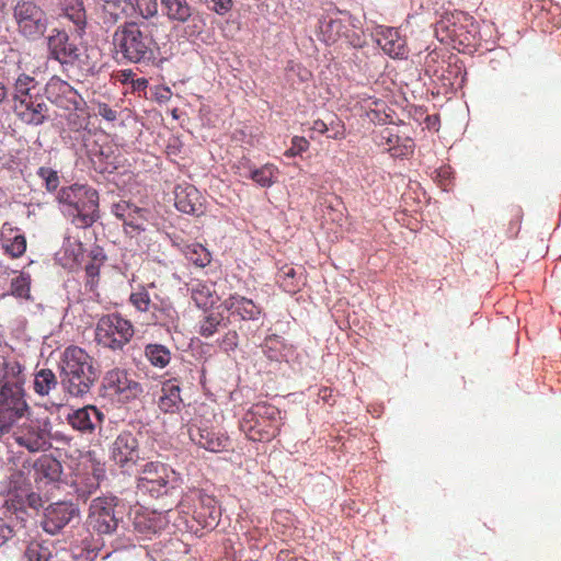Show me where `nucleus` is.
Returning <instances> with one entry per match:
<instances>
[{
  "instance_id": "obj_1",
  "label": "nucleus",
  "mask_w": 561,
  "mask_h": 561,
  "mask_svg": "<svg viewBox=\"0 0 561 561\" xmlns=\"http://www.w3.org/2000/svg\"><path fill=\"white\" fill-rule=\"evenodd\" d=\"M60 385L73 398H84L98 379L93 357L82 347L70 345L65 348L59 362Z\"/></svg>"
},
{
  "instance_id": "obj_2",
  "label": "nucleus",
  "mask_w": 561,
  "mask_h": 561,
  "mask_svg": "<svg viewBox=\"0 0 561 561\" xmlns=\"http://www.w3.org/2000/svg\"><path fill=\"white\" fill-rule=\"evenodd\" d=\"M114 53L126 62H149L154 58L153 37L137 22H125L113 33Z\"/></svg>"
},
{
  "instance_id": "obj_3",
  "label": "nucleus",
  "mask_w": 561,
  "mask_h": 561,
  "mask_svg": "<svg viewBox=\"0 0 561 561\" xmlns=\"http://www.w3.org/2000/svg\"><path fill=\"white\" fill-rule=\"evenodd\" d=\"M58 202L79 228L91 227L99 219V193L91 186L72 184L60 188Z\"/></svg>"
},
{
  "instance_id": "obj_4",
  "label": "nucleus",
  "mask_w": 561,
  "mask_h": 561,
  "mask_svg": "<svg viewBox=\"0 0 561 561\" xmlns=\"http://www.w3.org/2000/svg\"><path fill=\"white\" fill-rule=\"evenodd\" d=\"M280 411L266 402L253 404L240 420L239 427L252 442H271L280 433Z\"/></svg>"
},
{
  "instance_id": "obj_5",
  "label": "nucleus",
  "mask_w": 561,
  "mask_h": 561,
  "mask_svg": "<svg viewBox=\"0 0 561 561\" xmlns=\"http://www.w3.org/2000/svg\"><path fill=\"white\" fill-rule=\"evenodd\" d=\"M154 288L151 283L148 286H138L129 296L130 305L140 313L142 323L170 325L176 319V311L172 305L164 299L154 298L150 295V289Z\"/></svg>"
},
{
  "instance_id": "obj_6",
  "label": "nucleus",
  "mask_w": 561,
  "mask_h": 561,
  "mask_svg": "<svg viewBox=\"0 0 561 561\" xmlns=\"http://www.w3.org/2000/svg\"><path fill=\"white\" fill-rule=\"evenodd\" d=\"M135 334L134 324L118 312L103 314L95 324L94 341L98 345L123 351Z\"/></svg>"
},
{
  "instance_id": "obj_7",
  "label": "nucleus",
  "mask_w": 561,
  "mask_h": 561,
  "mask_svg": "<svg viewBox=\"0 0 561 561\" xmlns=\"http://www.w3.org/2000/svg\"><path fill=\"white\" fill-rule=\"evenodd\" d=\"M99 393L111 403H127L142 393V387L126 369L115 367L104 374Z\"/></svg>"
},
{
  "instance_id": "obj_8",
  "label": "nucleus",
  "mask_w": 561,
  "mask_h": 561,
  "mask_svg": "<svg viewBox=\"0 0 561 561\" xmlns=\"http://www.w3.org/2000/svg\"><path fill=\"white\" fill-rule=\"evenodd\" d=\"M13 19L19 34L28 41L44 36L49 24L46 11L34 0H18L13 7Z\"/></svg>"
},
{
  "instance_id": "obj_9",
  "label": "nucleus",
  "mask_w": 561,
  "mask_h": 561,
  "mask_svg": "<svg viewBox=\"0 0 561 561\" xmlns=\"http://www.w3.org/2000/svg\"><path fill=\"white\" fill-rule=\"evenodd\" d=\"M14 442L30 453L47 450L51 444V425L48 417L27 419L11 431Z\"/></svg>"
},
{
  "instance_id": "obj_10",
  "label": "nucleus",
  "mask_w": 561,
  "mask_h": 561,
  "mask_svg": "<svg viewBox=\"0 0 561 561\" xmlns=\"http://www.w3.org/2000/svg\"><path fill=\"white\" fill-rule=\"evenodd\" d=\"M30 413L26 390H0V437L11 433Z\"/></svg>"
},
{
  "instance_id": "obj_11",
  "label": "nucleus",
  "mask_w": 561,
  "mask_h": 561,
  "mask_svg": "<svg viewBox=\"0 0 561 561\" xmlns=\"http://www.w3.org/2000/svg\"><path fill=\"white\" fill-rule=\"evenodd\" d=\"M116 496H100L94 499L89 508L87 524L89 528L100 535H108L117 529L119 517L116 506Z\"/></svg>"
},
{
  "instance_id": "obj_12",
  "label": "nucleus",
  "mask_w": 561,
  "mask_h": 561,
  "mask_svg": "<svg viewBox=\"0 0 561 561\" xmlns=\"http://www.w3.org/2000/svg\"><path fill=\"white\" fill-rule=\"evenodd\" d=\"M373 140L393 158H408L413 154L415 148L413 139L401 135L396 125L380 126L374 129Z\"/></svg>"
},
{
  "instance_id": "obj_13",
  "label": "nucleus",
  "mask_w": 561,
  "mask_h": 561,
  "mask_svg": "<svg viewBox=\"0 0 561 561\" xmlns=\"http://www.w3.org/2000/svg\"><path fill=\"white\" fill-rule=\"evenodd\" d=\"M111 458L124 469L136 466L142 459L137 435L130 431L121 432L111 446Z\"/></svg>"
},
{
  "instance_id": "obj_14",
  "label": "nucleus",
  "mask_w": 561,
  "mask_h": 561,
  "mask_svg": "<svg viewBox=\"0 0 561 561\" xmlns=\"http://www.w3.org/2000/svg\"><path fill=\"white\" fill-rule=\"evenodd\" d=\"M171 473L172 470L162 462H148L138 479V488L154 497H159L167 493Z\"/></svg>"
},
{
  "instance_id": "obj_15",
  "label": "nucleus",
  "mask_w": 561,
  "mask_h": 561,
  "mask_svg": "<svg viewBox=\"0 0 561 561\" xmlns=\"http://www.w3.org/2000/svg\"><path fill=\"white\" fill-rule=\"evenodd\" d=\"M49 55L62 66H73L80 58V48L64 30L54 28L47 37Z\"/></svg>"
},
{
  "instance_id": "obj_16",
  "label": "nucleus",
  "mask_w": 561,
  "mask_h": 561,
  "mask_svg": "<svg viewBox=\"0 0 561 561\" xmlns=\"http://www.w3.org/2000/svg\"><path fill=\"white\" fill-rule=\"evenodd\" d=\"M45 93L51 103L67 111L80 110L83 103V99L77 90L67 81L56 76L51 77L47 82Z\"/></svg>"
},
{
  "instance_id": "obj_17",
  "label": "nucleus",
  "mask_w": 561,
  "mask_h": 561,
  "mask_svg": "<svg viewBox=\"0 0 561 561\" xmlns=\"http://www.w3.org/2000/svg\"><path fill=\"white\" fill-rule=\"evenodd\" d=\"M105 414L95 405L88 404L73 410L67 415L68 424L82 435H91L101 428Z\"/></svg>"
},
{
  "instance_id": "obj_18",
  "label": "nucleus",
  "mask_w": 561,
  "mask_h": 561,
  "mask_svg": "<svg viewBox=\"0 0 561 561\" xmlns=\"http://www.w3.org/2000/svg\"><path fill=\"white\" fill-rule=\"evenodd\" d=\"M78 515V508L68 502H57L45 508L42 520L43 529L51 535L59 533L70 520Z\"/></svg>"
},
{
  "instance_id": "obj_19",
  "label": "nucleus",
  "mask_w": 561,
  "mask_h": 561,
  "mask_svg": "<svg viewBox=\"0 0 561 561\" xmlns=\"http://www.w3.org/2000/svg\"><path fill=\"white\" fill-rule=\"evenodd\" d=\"M191 440L201 448L211 453H222L229 449V436L211 427L193 426L188 430Z\"/></svg>"
},
{
  "instance_id": "obj_20",
  "label": "nucleus",
  "mask_w": 561,
  "mask_h": 561,
  "mask_svg": "<svg viewBox=\"0 0 561 561\" xmlns=\"http://www.w3.org/2000/svg\"><path fill=\"white\" fill-rule=\"evenodd\" d=\"M174 206L181 213L201 215L204 213L203 196L192 184L183 183L174 187Z\"/></svg>"
},
{
  "instance_id": "obj_21",
  "label": "nucleus",
  "mask_w": 561,
  "mask_h": 561,
  "mask_svg": "<svg viewBox=\"0 0 561 561\" xmlns=\"http://www.w3.org/2000/svg\"><path fill=\"white\" fill-rule=\"evenodd\" d=\"M25 368L16 359L0 360V390H25Z\"/></svg>"
},
{
  "instance_id": "obj_22",
  "label": "nucleus",
  "mask_w": 561,
  "mask_h": 561,
  "mask_svg": "<svg viewBox=\"0 0 561 561\" xmlns=\"http://www.w3.org/2000/svg\"><path fill=\"white\" fill-rule=\"evenodd\" d=\"M238 165L239 174L253 180L262 187H271L278 174V168L273 163H265L261 168H254L249 159H243Z\"/></svg>"
},
{
  "instance_id": "obj_23",
  "label": "nucleus",
  "mask_w": 561,
  "mask_h": 561,
  "mask_svg": "<svg viewBox=\"0 0 561 561\" xmlns=\"http://www.w3.org/2000/svg\"><path fill=\"white\" fill-rule=\"evenodd\" d=\"M222 307L231 316H238L241 320H257L262 313V308L252 299H248L238 294L230 295L222 301Z\"/></svg>"
},
{
  "instance_id": "obj_24",
  "label": "nucleus",
  "mask_w": 561,
  "mask_h": 561,
  "mask_svg": "<svg viewBox=\"0 0 561 561\" xmlns=\"http://www.w3.org/2000/svg\"><path fill=\"white\" fill-rule=\"evenodd\" d=\"M34 480L41 488V484H48L59 481L62 473L61 463L49 455H43L33 466Z\"/></svg>"
},
{
  "instance_id": "obj_25",
  "label": "nucleus",
  "mask_w": 561,
  "mask_h": 561,
  "mask_svg": "<svg viewBox=\"0 0 561 561\" xmlns=\"http://www.w3.org/2000/svg\"><path fill=\"white\" fill-rule=\"evenodd\" d=\"M183 407L181 388L178 379L172 378L162 382L158 408L163 413H178Z\"/></svg>"
},
{
  "instance_id": "obj_26",
  "label": "nucleus",
  "mask_w": 561,
  "mask_h": 561,
  "mask_svg": "<svg viewBox=\"0 0 561 561\" xmlns=\"http://www.w3.org/2000/svg\"><path fill=\"white\" fill-rule=\"evenodd\" d=\"M1 248L11 259L21 257L26 251V238L18 228L11 227L9 224L2 226Z\"/></svg>"
},
{
  "instance_id": "obj_27",
  "label": "nucleus",
  "mask_w": 561,
  "mask_h": 561,
  "mask_svg": "<svg viewBox=\"0 0 561 561\" xmlns=\"http://www.w3.org/2000/svg\"><path fill=\"white\" fill-rule=\"evenodd\" d=\"M377 43L392 58H403L408 54L405 39L394 27L382 28L378 34Z\"/></svg>"
},
{
  "instance_id": "obj_28",
  "label": "nucleus",
  "mask_w": 561,
  "mask_h": 561,
  "mask_svg": "<svg viewBox=\"0 0 561 561\" xmlns=\"http://www.w3.org/2000/svg\"><path fill=\"white\" fill-rule=\"evenodd\" d=\"M220 516L217 501L208 494H199L198 505L194 511V518L204 528L214 527Z\"/></svg>"
},
{
  "instance_id": "obj_29",
  "label": "nucleus",
  "mask_w": 561,
  "mask_h": 561,
  "mask_svg": "<svg viewBox=\"0 0 561 561\" xmlns=\"http://www.w3.org/2000/svg\"><path fill=\"white\" fill-rule=\"evenodd\" d=\"M191 297L198 308H209L220 300L216 290V283L210 280H196L191 286Z\"/></svg>"
},
{
  "instance_id": "obj_30",
  "label": "nucleus",
  "mask_w": 561,
  "mask_h": 561,
  "mask_svg": "<svg viewBox=\"0 0 561 561\" xmlns=\"http://www.w3.org/2000/svg\"><path fill=\"white\" fill-rule=\"evenodd\" d=\"M37 88L38 82L35 78L22 72L14 79L12 84V98L14 101L20 102L22 106L31 107V100Z\"/></svg>"
},
{
  "instance_id": "obj_31",
  "label": "nucleus",
  "mask_w": 561,
  "mask_h": 561,
  "mask_svg": "<svg viewBox=\"0 0 561 561\" xmlns=\"http://www.w3.org/2000/svg\"><path fill=\"white\" fill-rule=\"evenodd\" d=\"M276 283L290 295L298 293L305 285L302 274H298L291 264H284L278 268Z\"/></svg>"
},
{
  "instance_id": "obj_32",
  "label": "nucleus",
  "mask_w": 561,
  "mask_h": 561,
  "mask_svg": "<svg viewBox=\"0 0 561 561\" xmlns=\"http://www.w3.org/2000/svg\"><path fill=\"white\" fill-rule=\"evenodd\" d=\"M165 526V517L157 514L137 516L134 522L135 530L144 539L160 533Z\"/></svg>"
},
{
  "instance_id": "obj_33",
  "label": "nucleus",
  "mask_w": 561,
  "mask_h": 561,
  "mask_svg": "<svg viewBox=\"0 0 561 561\" xmlns=\"http://www.w3.org/2000/svg\"><path fill=\"white\" fill-rule=\"evenodd\" d=\"M161 4L171 21L185 23L193 18V8L187 0H161Z\"/></svg>"
},
{
  "instance_id": "obj_34",
  "label": "nucleus",
  "mask_w": 561,
  "mask_h": 561,
  "mask_svg": "<svg viewBox=\"0 0 561 561\" xmlns=\"http://www.w3.org/2000/svg\"><path fill=\"white\" fill-rule=\"evenodd\" d=\"M58 378L49 368H42L34 374L33 390L39 397H47L57 389Z\"/></svg>"
},
{
  "instance_id": "obj_35",
  "label": "nucleus",
  "mask_w": 561,
  "mask_h": 561,
  "mask_svg": "<svg viewBox=\"0 0 561 561\" xmlns=\"http://www.w3.org/2000/svg\"><path fill=\"white\" fill-rule=\"evenodd\" d=\"M148 209L135 206V213L127 214L126 219L123 220L124 231L130 238L138 237L146 230L148 221Z\"/></svg>"
},
{
  "instance_id": "obj_36",
  "label": "nucleus",
  "mask_w": 561,
  "mask_h": 561,
  "mask_svg": "<svg viewBox=\"0 0 561 561\" xmlns=\"http://www.w3.org/2000/svg\"><path fill=\"white\" fill-rule=\"evenodd\" d=\"M64 16L73 23L77 31L82 33L87 26V13L82 0H64Z\"/></svg>"
},
{
  "instance_id": "obj_37",
  "label": "nucleus",
  "mask_w": 561,
  "mask_h": 561,
  "mask_svg": "<svg viewBox=\"0 0 561 561\" xmlns=\"http://www.w3.org/2000/svg\"><path fill=\"white\" fill-rule=\"evenodd\" d=\"M187 261L196 267H206L211 262V253L202 243H185L180 248Z\"/></svg>"
},
{
  "instance_id": "obj_38",
  "label": "nucleus",
  "mask_w": 561,
  "mask_h": 561,
  "mask_svg": "<svg viewBox=\"0 0 561 561\" xmlns=\"http://www.w3.org/2000/svg\"><path fill=\"white\" fill-rule=\"evenodd\" d=\"M101 477V470L99 469L79 476L75 481L78 497L87 501L89 496L99 489Z\"/></svg>"
},
{
  "instance_id": "obj_39",
  "label": "nucleus",
  "mask_w": 561,
  "mask_h": 561,
  "mask_svg": "<svg viewBox=\"0 0 561 561\" xmlns=\"http://www.w3.org/2000/svg\"><path fill=\"white\" fill-rule=\"evenodd\" d=\"M144 354L151 366L160 369L167 367L172 358L171 351L165 345L160 343L147 344L145 346Z\"/></svg>"
},
{
  "instance_id": "obj_40",
  "label": "nucleus",
  "mask_w": 561,
  "mask_h": 561,
  "mask_svg": "<svg viewBox=\"0 0 561 561\" xmlns=\"http://www.w3.org/2000/svg\"><path fill=\"white\" fill-rule=\"evenodd\" d=\"M103 23L113 25L128 15L127 0H117L100 5Z\"/></svg>"
},
{
  "instance_id": "obj_41",
  "label": "nucleus",
  "mask_w": 561,
  "mask_h": 561,
  "mask_svg": "<svg viewBox=\"0 0 561 561\" xmlns=\"http://www.w3.org/2000/svg\"><path fill=\"white\" fill-rule=\"evenodd\" d=\"M9 508H13L14 512H24L25 506L33 510H38L43 506L44 501L42 496L35 492H26L25 494H14L9 499Z\"/></svg>"
},
{
  "instance_id": "obj_42",
  "label": "nucleus",
  "mask_w": 561,
  "mask_h": 561,
  "mask_svg": "<svg viewBox=\"0 0 561 561\" xmlns=\"http://www.w3.org/2000/svg\"><path fill=\"white\" fill-rule=\"evenodd\" d=\"M31 276L25 273L19 274L11 280V294L14 297L28 299L31 297Z\"/></svg>"
},
{
  "instance_id": "obj_43",
  "label": "nucleus",
  "mask_w": 561,
  "mask_h": 561,
  "mask_svg": "<svg viewBox=\"0 0 561 561\" xmlns=\"http://www.w3.org/2000/svg\"><path fill=\"white\" fill-rule=\"evenodd\" d=\"M130 10L137 12L144 19H149L158 13L157 0H127Z\"/></svg>"
},
{
  "instance_id": "obj_44",
  "label": "nucleus",
  "mask_w": 561,
  "mask_h": 561,
  "mask_svg": "<svg viewBox=\"0 0 561 561\" xmlns=\"http://www.w3.org/2000/svg\"><path fill=\"white\" fill-rule=\"evenodd\" d=\"M224 317L220 313H210L206 316L198 325V333L204 337L213 336L220 327Z\"/></svg>"
},
{
  "instance_id": "obj_45",
  "label": "nucleus",
  "mask_w": 561,
  "mask_h": 561,
  "mask_svg": "<svg viewBox=\"0 0 561 561\" xmlns=\"http://www.w3.org/2000/svg\"><path fill=\"white\" fill-rule=\"evenodd\" d=\"M24 556L28 561H49L51 552L47 546L32 541L27 545Z\"/></svg>"
},
{
  "instance_id": "obj_46",
  "label": "nucleus",
  "mask_w": 561,
  "mask_h": 561,
  "mask_svg": "<svg viewBox=\"0 0 561 561\" xmlns=\"http://www.w3.org/2000/svg\"><path fill=\"white\" fill-rule=\"evenodd\" d=\"M37 175L44 181L45 187L48 192H54L59 186L60 181L57 171L50 168L41 167L37 171Z\"/></svg>"
},
{
  "instance_id": "obj_47",
  "label": "nucleus",
  "mask_w": 561,
  "mask_h": 561,
  "mask_svg": "<svg viewBox=\"0 0 561 561\" xmlns=\"http://www.w3.org/2000/svg\"><path fill=\"white\" fill-rule=\"evenodd\" d=\"M309 141L305 137L294 136L291 138V146L284 152L287 158H293L302 154L309 149Z\"/></svg>"
},
{
  "instance_id": "obj_48",
  "label": "nucleus",
  "mask_w": 561,
  "mask_h": 561,
  "mask_svg": "<svg viewBox=\"0 0 561 561\" xmlns=\"http://www.w3.org/2000/svg\"><path fill=\"white\" fill-rule=\"evenodd\" d=\"M328 133V138L330 139H335V140H340V139H343L345 138V125L344 123L337 118V117H332V119L329 122V131Z\"/></svg>"
},
{
  "instance_id": "obj_49",
  "label": "nucleus",
  "mask_w": 561,
  "mask_h": 561,
  "mask_svg": "<svg viewBox=\"0 0 561 561\" xmlns=\"http://www.w3.org/2000/svg\"><path fill=\"white\" fill-rule=\"evenodd\" d=\"M135 204H131L127 201H119L113 204L112 213L117 219L123 221L124 219H126L127 214H129L130 211L135 213Z\"/></svg>"
},
{
  "instance_id": "obj_50",
  "label": "nucleus",
  "mask_w": 561,
  "mask_h": 561,
  "mask_svg": "<svg viewBox=\"0 0 561 561\" xmlns=\"http://www.w3.org/2000/svg\"><path fill=\"white\" fill-rule=\"evenodd\" d=\"M23 119L33 125H41L45 121V114L34 112L31 107L25 106V111L21 113Z\"/></svg>"
},
{
  "instance_id": "obj_51",
  "label": "nucleus",
  "mask_w": 561,
  "mask_h": 561,
  "mask_svg": "<svg viewBox=\"0 0 561 561\" xmlns=\"http://www.w3.org/2000/svg\"><path fill=\"white\" fill-rule=\"evenodd\" d=\"M98 115L108 122H114L117 119V112L110 107L106 103H99Z\"/></svg>"
},
{
  "instance_id": "obj_52",
  "label": "nucleus",
  "mask_w": 561,
  "mask_h": 561,
  "mask_svg": "<svg viewBox=\"0 0 561 561\" xmlns=\"http://www.w3.org/2000/svg\"><path fill=\"white\" fill-rule=\"evenodd\" d=\"M213 3L211 9L220 15L228 13L232 8V0H209Z\"/></svg>"
},
{
  "instance_id": "obj_53",
  "label": "nucleus",
  "mask_w": 561,
  "mask_h": 561,
  "mask_svg": "<svg viewBox=\"0 0 561 561\" xmlns=\"http://www.w3.org/2000/svg\"><path fill=\"white\" fill-rule=\"evenodd\" d=\"M239 336L236 331H229L222 337L221 344L226 350H234L238 346Z\"/></svg>"
},
{
  "instance_id": "obj_54",
  "label": "nucleus",
  "mask_w": 561,
  "mask_h": 561,
  "mask_svg": "<svg viewBox=\"0 0 561 561\" xmlns=\"http://www.w3.org/2000/svg\"><path fill=\"white\" fill-rule=\"evenodd\" d=\"M11 528L0 518V545H3L10 537Z\"/></svg>"
},
{
  "instance_id": "obj_55",
  "label": "nucleus",
  "mask_w": 561,
  "mask_h": 561,
  "mask_svg": "<svg viewBox=\"0 0 561 561\" xmlns=\"http://www.w3.org/2000/svg\"><path fill=\"white\" fill-rule=\"evenodd\" d=\"M311 129L319 134H325L327 131H329V123L322 119H316L312 123Z\"/></svg>"
},
{
  "instance_id": "obj_56",
  "label": "nucleus",
  "mask_w": 561,
  "mask_h": 561,
  "mask_svg": "<svg viewBox=\"0 0 561 561\" xmlns=\"http://www.w3.org/2000/svg\"><path fill=\"white\" fill-rule=\"evenodd\" d=\"M130 84L133 91H144L148 85V80L146 78H133Z\"/></svg>"
},
{
  "instance_id": "obj_57",
  "label": "nucleus",
  "mask_w": 561,
  "mask_h": 561,
  "mask_svg": "<svg viewBox=\"0 0 561 561\" xmlns=\"http://www.w3.org/2000/svg\"><path fill=\"white\" fill-rule=\"evenodd\" d=\"M116 78L122 83L131 82V79L134 78V72L131 69H125L117 72Z\"/></svg>"
},
{
  "instance_id": "obj_58",
  "label": "nucleus",
  "mask_w": 561,
  "mask_h": 561,
  "mask_svg": "<svg viewBox=\"0 0 561 561\" xmlns=\"http://www.w3.org/2000/svg\"><path fill=\"white\" fill-rule=\"evenodd\" d=\"M31 108L34 112H37L41 114H45V112H46V105L44 103H35V102H33V99L31 100Z\"/></svg>"
},
{
  "instance_id": "obj_59",
  "label": "nucleus",
  "mask_w": 561,
  "mask_h": 561,
  "mask_svg": "<svg viewBox=\"0 0 561 561\" xmlns=\"http://www.w3.org/2000/svg\"><path fill=\"white\" fill-rule=\"evenodd\" d=\"M85 272L90 277H94L99 275V267L94 264H89L85 266Z\"/></svg>"
},
{
  "instance_id": "obj_60",
  "label": "nucleus",
  "mask_w": 561,
  "mask_h": 561,
  "mask_svg": "<svg viewBox=\"0 0 561 561\" xmlns=\"http://www.w3.org/2000/svg\"><path fill=\"white\" fill-rule=\"evenodd\" d=\"M8 96V89L5 85L0 81V103H2Z\"/></svg>"
},
{
  "instance_id": "obj_61",
  "label": "nucleus",
  "mask_w": 561,
  "mask_h": 561,
  "mask_svg": "<svg viewBox=\"0 0 561 561\" xmlns=\"http://www.w3.org/2000/svg\"><path fill=\"white\" fill-rule=\"evenodd\" d=\"M373 104L376 105V107H378L379 105H383V102L375 100Z\"/></svg>"
},
{
  "instance_id": "obj_62",
  "label": "nucleus",
  "mask_w": 561,
  "mask_h": 561,
  "mask_svg": "<svg viewBox=\"0 0 561 561\" xmlns=\"http://www.w3.org/2000/svg\"><path fill=\"white\" fill-rule=\"evenodd\" d=\"M196 20H197V21H201V18H197V16H195V15L193 14V18H192L190 21H192L193 23H195V22H196ZM194 26H196V24H194Z\"/></svg>"
},
{
  "instance_id": "obj_63",
  "label": "nucleus",
  "mask_w": 561,
  "mask_h": 561,
  "mask_svg": "<svg viewBox=\"0 0 561 561\" xmlns=\"http://www.w3.org/2000/svg\"><path fill=\"white\" fill-rule=\"evenodd\" d=\"M329 389L328 388H324L323 390H321V392H323V398H327L328 397V392Z\"/></svg>"
},
{
  "instance_id": "obj_64",
  "label": "nucleus",
  "mask_w": 561,
  "mask_h": 561,
  "mask_svg": "<svg viewBox=\"0 0 561 561\" xmlns=\"http://www.w3.org/2000/svg\"><path fill=\"white\" fill-rule=\"evenodd\" d=\"M334 24H339V23H337V22H334V21H331V22L329 23V26H331V27H332Z\"/></svg>"
}]
</instances>
